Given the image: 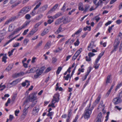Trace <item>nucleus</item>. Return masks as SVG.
Returning a JSON list of instances; mask_svg holds the SVG:
<instances>
[{"label":"nucleus","instance_id":"19","mask_svg":"<svg viewBox=\"0 0 122 122\" xmlns=\"http://www.w3.org/2000/svg\"><path fill=\"white\" fill-rule=\"evenodd\" d=\"M42 41H39V43L38 44L36 45L35 46L34 48L36 49L38 48L40 46H41L42 44Z\"/></svg>","mask_w":122,"mask_h":122},{"label":"nucleus","instance_id":"5","mask_svg":"<svg viewBox=\"0 0 122 122\" xmlns=\"http://www.w3.org/2000/svg\"><path fill=\"white\" fill-rule=\"evenodd\" d=\"M25 14L22 9L19 12L18 15L14 17V18L15 19L16 18H18L20 17L23 16Z\"/></svg>","mask_w":122,"mask_h":122},{"label":"nucleus","instance_id":"59","mask_svg":"<svg viewBox=\"0 0 122 122\" xmlns=\"http://www.w3.org/2000/svg\"><path fill=\"white\" fill-rule=\"evenodd\" d=\"M70 74H68L66 76H64V78H65V80H68V79L70 77Z\"/></svg>","mask_w":122,"mask_h":122},{"label":"nucleus","instance_id":"31","mask_svg":"<svg viewBox=\"0 0 122 122\" xmlns=\"http://www.w3.org/2000/svg\"><path fill=\"white\" fill-rule=\"evenodd\" d=\"M15 19L14 18V17L9 19L8 20L6 21L5 22V24L6 25L8 24L10 22H11L12 20H14Z\"/></svg>","mask_w":122,"mask_h":122},{"label":"nucleus","instance_id":"60","mask_svg":"<svg viewBox=\"0 0 122 122\" xmlns=\"http://www.w3.org/2000/svg\"><path fill=\"white\" fill-rule=\"evenodd\" d=\"M29 101H29V97H28V98H26V100L24 101L23 102V104L24 105L25 104V103H27Z\"/></svg>","mask_w":122,"mask_h":122},{"label":"nucleus","instance_id":"35","mask_svg":"<svg viewBox=\"0 0 122 122\" xmlns=\"http://www.w3.org/2000/svg\"><path fill=\"white\" fill-rule=\"evenodd\" d=\"M104 52L101 53L98 56L96 60L99 61L100 58L103 55Z\"/></svg>","mask_w":122,"mask_h":122},{"label":"nucleus","instance_id":"55","mask_svg":"<svg viewBox=\"0 0 122 122\" xmlns=\"http://www.w3.org/2000/svg\"><path fill=\"white\" fill-rule=\"evenodd\" d=\"M30 21L26 22L23 25L24 28H25L29 24V23Z\"/></svg>","mask_w":122,"mask_h":122},{"label":"nucleus","instance_id":"6","mask_svg":"<svg viewBox=\"0 0 122 122\" xmlns=\"http://www.w3.org/2000/svg\"><path fill=\"white\" fill-rule=\"evenodd\" d=\"M96 46L95 45H94V42L93 41H92L90 43V45L88 46V51H90L94 47Z\"/></svg>","mask_w":122,"mask_h":122},{"label":"nucleus","instance_id":"14","mask_svg":"<svg viewBox=\"0 0 122 122\" xmlns=\"http://www.w3.org/2000/svg\"><path fill=\"white\" fill-rule=\"evenodd\" d=\"M30 7L29 6L25 7L22 9L23 11L25 14L27 12L30 11Z\"/></svg>","mask_w":122,"mask_h":122},{"label":"nucleus","instance_id":"18","mask_svg":"<svg viewBox=\"0 0 122 122\" xmlns=\"http://www.w3.org/2000/svg\"><path fill=\"white\" fill-rule=\"evenodd\" d=\"M99 61L97 60H96L94 64V68L95 69H97L99 67V64H97V63H98Z\"/></svg>","mask_w":122,"mask_h":122},{"label":"nucleus","instance_id":"2","mask_svg":"<svg viewBox=\"0 0 122 122\" xmlns=\"http://www.w3.org/2000/svg\"><path fill=\"white\" fill-rule=\"evenodd\" d=\"M29 101L30 102H33L37 99L36 94L34 93L30 94L28 97Z\"/></svg>","mask_w":122,"mask_h":122},{"label":"nucleus","instance_id":"57","mask_svg":"<svg viewBox=\"0 0 122 122\" xmlns=\"http://www.w3.org/2000/svg\"><path fill=\"white\" fill-rule=\"evenodd\" d=\"M37 101H36L35 102H33L30 105L31 107H34L35 105L37 103Z\"/></svg>","mask_w":122,"mask_h":122},{"label":"nucleus","instance_id":"54","mask_svg":"<svg viewBox=\"0 0 122 122\" xmlns=\"http://www.w3.org/2000/svg\"><path fill=\"white\" fill-rule=\"evenodd\" d=\"M94 19H95L97 22H98L100 19V18L98 17V16H96L94 17L93 18Z\"/></svg>","mask_w":122,"mask_h":122},{"label":"nucleus","instance_id":"7","mask_svg":"<svg viewBox=\"0 0 122 122\" xmlns=\"http://www.w3.org/2000/svg\"><path fill=\"white\" fill-rule=\"evenodd\" d=\"M59 93L55 94L53 96L52 100L56 102H58L59 100Z\"/></svg>","mask_w":122,"mask_h":122},{"label":"nucleus","instance_id":"42","mask_svg":"<svg viewBox=\"0 0 122 122\" xmlns=\"http://www.w3.org/2000/svg\"><path fill=\"white\" fill-rule=\"evenodd\" d=\"M17 33V32H16V31L15 30L13 32L11 33L10 35L9 36V38L12 37L14 35L16 34Z\"/></svg>","mask_w":122,"mask_h":122},{"label":"nucleus","instance_id":"44","mask_svg":"<svg viewBox=\"0 0 122 122\" xmlns=\"http://www.w3.org/2000/svg\"><path fill=\"white\" fill-rule=\"evenodd\" d=\"M14 38H12L11 39L9 40L7 42L5 43L4 45L3 46L4 47L6 45L8 44L12 40L14 39Z\"/></svg>","mask_w":122,"mask_h":122},{"label":"nucleus","instance_id":"52","mask_svg":"<svg viewBox=\"0 0 122 122\" xmlns=\"http://www.w3.org/2000/svg\"><path fill=\"white\" fill-rule=\"evenodd\" d=\"M100 3H101L102 2V0H99V1L98 2V3H96V4H95V5H96L97 6L96 8H97L98 7V6H99V5L100 4Z\"/></svg>","mask_w":122,"mask_h":122},{"label":"nucleus","instance_id":"37","mask_svg":"<svg viewBox=\"0 0 122 122\" xmlns=\"http://www.w3.org/2000/svg\"><path fill=\"white\" fill-rule=\"evenodd\" d=\"M25 28L23 25H22L21 26L19 27L17 29L15 30L17 32H18L20 30H21L23 29L24 28Z\"/></svg>","mask_w":122,"mask_h":122},{"label":"nucleus","instance_id":"22","mask_svg":"<svg viewBox=\"0 0 122 122\" xmlns=\"http://www.w3.org/2000/svg\"><path fill=\"white\" fill-rule=\"evenodd\" d=\"M62 19V18L59 19L57 20L55 22V25H57L61 22V20Z\"/></svg>","mask_w":122,"mask_h":122},{"label":"nucleus","instance_id":"38","mask_svg":"<svg viewBox=\"0 0 122 122\" xmlns=\"http://www.w3.org/2000/svg\"><path fill=\"white\" fill-rule=\"evenodd\" d=\"M111 76V75H108L107 76V79L106 81V83H110V77Z\"/></svg>","mask_w":122,"mask_h":122},{"label":"nucleus","instance_id":"12","mask_svg":"<svg viewBox=\"0 0 122 122\" xmlns=\"http://www.w3.org/2000/svg\"><path fill=\"white\" fill-rule=\"evenodd\" d=\"M48 7V5H43L42 7L40 8L39 9V11L41 12H43L44 11L46 10Z\"/></svg>","mask_w":122,"mask_h":122},{"label":"nucleus","instance_id":"8","mask_svg":"<svg viewBox=\"0 0 122 122\" xmlns=\"http://www.w3.org/2000/svg\"><path fill=\"white\" fill-rule=\"evenodd\" d=\"M121 100V98L120 97H117L114 98L112 102L115 105H116L120 102Z\"/></svg>","mask_w":122,"mask_h":122},{"label":"nucleus","instance_id":"43","mask_svg":"<svg viewBox=\"0 0 122 122\" xmlns=\"http://www.w3.org/2000/svg\"><path fill=\"white\" fill-rule=\"evenodd\" d=\"M35 33L32 30H31L30 33L27 35L28 37H30L32 36Z\"/></svg>","mask_w":122,"mask_h":122},{"label":"nucleus","instance_id":"51","mask_svg":"<svg viewBox=\"0 0 122 122\" xmlns=\"http://www.w3.org/2000/svg\"><path fill=\"white\" fill-rule=\"evenodd\" d=\"M30 72L31 73H34L36 71V68L35 67H33L31 69H30Z\"/></svg>","mask_w":122,"mask_h":122},{"label":"nucleus","instance_id":"15","mask_svg":"<svg viewBox=\"0 0 122 122\" xmlns=\"http://www.w3.org/2000/svg\"><path fill=\"white\" fill-rule=\"evenodd\" d=\"M101 97V95H99L98 97L97 98L96 100L95 101V102L94 103V104L95 105L99 103V102L100 99Z\"/></svg>","mask_w":122,"mask_h":122},{"label":"nucleus","instance_id":"20","mask_svg":"<svg viewBox=\"0 0 122 122\" xmlns=\"http://www.w3.org/2000/svg\"><path fill=\"white\" fill-rule=\"evenodd\" d=\"M103 102L102 101H101L98 107V109L99 108H101L102 110H104V109L105 106L104 105H103Z\"/></svg>","mask_w":122,"mask_h":122},{"label":"nucleus","instance_id":"46","mask_svg":"<svg viewBox=\"0 0 122 122\" xmlns=\"http://www.w3.org/2000/svg\"><path fill=\"white\" fill-rule=\"evenodd\" d=\"M41 4V2H40L37 5L36 7L34 8V10H36L38 8L40 5Z\"/></svg>","mask_w":122,"mask_h":122},{"label":"nucleus","instance_id":"24","mask_svg":"<svg viewBox=\"0 0 122 122\" xmlns=\"http://www.w3.org/2000/svg\"><path fill=\"white\" fill-rule=\"evenodd\" d=\"M62 28L61 25L58 28V29L55 32V34H58L60 32H61L62 31Z\"/></svg>","mask_w":122,"mask_h":122},{"label":"nucleus","instance_id":"64","mask_svg":"<svg viewBox=\"0 0 122 122\" xmlns=\"http://www.w3.org/2000/svg\"><path fill=\"white\" fill-rule=\"evenodd\" d=\"M78 115H76V116L75 119L73 120L72 122H76L77 120L78 119Z\"/></svg>","mask_w":122,"mask_h":122},{"label":"nucleus","instance_id":"27","mask_svg":"<svg viewBox=\"0 0 122 122\" xmlns=\"http://www.w3.org/2000/svg\"><path fill=\"white\" fill-rule=\"evenodd\" d=\"M6 54H5V55H4L2 58V61L4 62V63H5L6 62V59L7 58V57L6 56Z\"/></svg>","mask_w":122,"mask_h":122},{"label":"nucleus","instance_id":"63","mask_svg":"<svg viewBox=\"0 0 122 122\" xmlns=\"http://www.w3.org/2000/svg\"><path fill=\"white\" fill-rule=\"evenodd\" d=\"M119 51L120 52H122V42L121 43L119 47Z\"/></svg>","mask_w":122,"mask_h":122},{"label":"nucleus","instance_id":"49","mask_svg":"<svg viewBox=\"0 0 122 122\" xmlns=\"http://www.w3.org/2000/svg\"><path fill=\"white\" fill-rule=\"evenodd\" d=\"M79 43L80 42L79 41V39H77L76 41L74 43V45L75 46H77L78 45Z\"/></svg>","mask_w":122,"mask_h":122},{"label":"nucleus","instance_id":"34","mask_svg":"<svg viewBox=\"0 0 122 122\" xmlns=\"http://www.w3.org/2000/svg\"><path fill=\"white\" fill-rule=\"evenodd\" d=\"M14 29L13 26V25L10 24L9 25V28L8 31L10 32L12 31Z\"/></svg>","mask_w":122,"mask_h":122},{"label":"nucleus","instance_id":"1","mask_svg":"<svg viewBox=\"0 0 122 122\" xmlns=\"http://www.w3.org/2000/svg\"><path fill=\"white\" fill-rule=\"evenodd\" d=\"M91 104H90L85 109L83 114L82 115L81 117H84L85 119H88L90 117V116L91 114L92 111L94 108L93 107H90Z\"/></svg>","mask_w":122,"mask_h":122},{"label":"nucleus","instance_id":"28","mask_svg":"<svg viewBox=\"0 0 122 122\" xmlns=\"http://www.w3.org/2000/svg\"><path fill=\"white\" fill-rule=\"evenodd\" d=\"M102 114L101 112L100 113L98 114L97 116V118L98 119L97 120H99L100 121V122H101V119L102 117Z\"/></svg>","mask_w":122,"mask_h":122},{"label":"nucleus","instance_id":"17","mask_svg":"<svg viewBox=\"0 0 122 122\" xmlns=\"http://www.w3.org/2000/svg\"><path fill=\"white\" fill-rule=\"evenodd\" d=\"M51 45V42L50 41H48L46 44L45 46L46 49H48L49 48Z\"/></svg>","mask_w":122,"mask_h":122},{"label":"nucleus","instance_id":"9","mask_svg":"<svg viewBox=\"0 0 122 122\" xmlns=\"http://www.w3.org/2000/svg\"><path fill=\"white\" fill-rule=\"evenodd\" d=\"M36 73L34 75V77L35 78H37L41 75L42 73V71H40L39 70H37L36 71Z\"/></svg>","mask_w":122,"mask_h":122},{"label":"nucleus","instance_id":"4","mask_svg":"<svg viewBox=\"0 0 122 122\" xmlns=\"http://www.w3.org/2000/svg\"><path fill=\"white\" fill-rule=\"evenodd\" d=\"M36 106L33 109L32 111V114L34 115H37L38 114L39 111V110L38 108Z\"/></svg>","mask_w":122,"mask_h":122},{"label":"nucleus","instance_id":"39","mask_svg":"<svg viewBox=\"0 0 122 122\" xmlns=\"http://www.w3.org/2000/svg\"><path fill=\"white\" fill-rule=\"evenodd\" d=\"M17 96V93H15L13 94V96L12 97V101L14 102L15 99L16 98Z\"/></svg>","mask_w":122,"mask_h":122},{"label":"nucleus","instance_id":"11","mask_svg":"<svg viewBox=\"0 0 122 122\" xmlns=\"http://www.w3.org/2000/svg\"><path fill=\"white\" fill-rule=\"evenodd\" d=\"M120 43V41L118 39H116L114 41L113 46L118 48V46Z\"/></svg>","mask_w":122,"mask_h":122},{"label":"nucleus","instance_id":"47","mask_svg":"<svg viewBox=\"0 0 122 122\" xmlns=\"http://www.w3.org/2000/svg\"><path fill=\"white\" fill-rule=\"evenodd\" d=\"M29 41V40L27 39H25L24 40V43L25 45H26Z\"/></svg>","mask_w":122,"mask_h":122},{"label":"nucleus","instance_id":"10","mask_svg":"<svg viewBox=\"0 0 122 122\" xmlns=\"http://www.w3.org/2000/svg\"><path fill=\"white\" fill-rule=\"evenodd\" d=\"M72 20L71 19L68 17L64 18V20L63 21V23L64 24H66Z\"/></svg>","mask_w":122,"mask_h":122},{"label":"nucleus","instance_id":"21","mask_svg":"<svg viewBox=\"0 0 122 122\" xmlns=\"http://www.w3.org/2000/svg\"><path fill=\"white\" fill-rule=\"evenodd\" d=\"M89 69L88 70H87V72L86 74V75L85 76V78L83 80V81H84L87 78V76L88 75L89 73L91 71V67H89Z\"/></svg>","mask_w":122,"mask_h":122},{"label":"nucleus","instance_id":"25","mask_svg":"<svg viewBox=\"0 0 122 122\" xmlns=\"http://www.w3.org/2000/svg\"><path fill=\"white\" fill-rule=\"evenodd\" d=\"M61 15L62 13H61L58 12L53 16L54 19L57 18Z\"/></svg>","mask_w":122,"mask_h":122},{"label":"nucleus","instance_id":"3","mask_svg":"<svg viewBox=\"0 0 122 122\" xmlns=\"http://www.w3.org/2000/svg\"><path fill=\"white\" fill-rule=\"evenodd\" d=\"M19 80L17 79L13 81L12 82L9 83L8 84V87H10L17 84L19 82Z\"/></svg>","mask_w":122,"mask_h":122},{"label":"nucleus","instance_id":"32","mask_svg":"<svg viewBox=\"0 0 122 122\" xmlns=\"http://www.w3.org/2000/svg\"><path fill=\"white\" fill-rule=\"evenodd\" d=\"M13 67V65H12L10 64L7 67L6 70L7 71H9Z\"/></svg>","mask_w":122,"mask_h":122},{"label":"nucleus","instance_id":"53","mask_svg":"<svg viewBox=\"0 0 122 122\" xmlns=\"http://www.w3.org/2000/svg\"><path fill=\"white\" fill-rule=\"evenodd\" d=\"M82 51V49L81 48L77 50L76 52V53L79 55L81 53V52Z\"/></svg>","mask_w":122,"mask_h":122},{"label":"nucleus","instance_id":"58","mask_svg":"<svg viewBox=\"0 0 122 122\" xmlns=\"http://www.w3.org/2000/svg\"><path fill=\"white\" fill-rule=\"evenodd\" d=\"M36 10H34V9L30 13V14L32 15V16L34 15L36 13V11H35Z\"/></svg>","mask_w":122,"mask_h":122},{"label":"nucleus","instance_id":"36","mask_svg":"<svg viewBox=\"0 0 122 122\" xmlns=\"http://www.w3.org/2000/svg\"><path fill=\"white\" fill-rule=\"evenodd\" d=\"M122 86V81L120 83H119L117 85L116 88V91L117 89L119 88L120 87Z\"/></svg>","mask_w":122,"mask_h":122},{"label":"nucleus","instance_id":"40","mask_svg":"<svg viewBox=\"0 0 122 122\" xmlns=\"http://www.w3.org/2000/svg\"><path fill=\"white\" fill-rule=\"evenodd\" d=\"M62 69V68L61 66L59 67L56 71V74H58Z\"/></svg>","mask_w":122,"mask_h":122},{"label":"nucleus","instance_id":"61","mask_svg":"<svg viewBox=\"0 0 122 122\" xmlns=\"http://www.w3.org/2000/svg\"><path fill=\"white\" fill-rule=\"evenodd\" d=\"M51 70V67H48L46 69V70L45 71V73H47L49 71H50Z\"/></svg>","mask_w":122,"mask_h":122},{"label":"nucleus","instance_id":"41","mask_svg":"<svg viewBox=\"0 0 122 122\" xmlns=\"http://www.w3.org/2000/svg\"><path fill=\"white\" fill-rule=\"evenodd\" d=\"M90 6L88 5H87L85 6V7L84 9V11L85 12H86L90 8Z\"/></svg>","mask_w":122,"mask_h":122},{"label":"nucleus","instance_id":"13","mask_svg":"<svg viewBox=\"0 0 122 122\" xmlns=\"http://www.w3.org/2000/svg\"><path fill=\"white\" fill-rule=\"evenodd\" d=\"M71 110H70L68 111V116L66 120V122H70V118L71 116Z\"/></svg>","mask_w":122,"mask_h":122},{"label":"nucleus","instance_id":"50","mask_svg":"<svg viewBox=\"0 0 122 122\" xmlns=\"http://www.w3.org/2000/svg\"><path fill=\"white\" fill-rule=\"evenodd\" d=\"M41 23L40 22L36 23L34 26V27L38 29L37 27L41 24Z\"/></svg>","mask_w":122,"mask_h":122},{"label":"nucleus","instance_id":"26","mask_svg":"<svg viewBox=\"0 0 122 122\" xmlns=\"http://www.w3.org/2000/svg\"><path fill=\"white\" fill-rule=\"evenodd\" d=\"M28 107L27 108H25L23 110V115H24L25 116L26 115L28 112V109L29 108Z\"/></svg>","mask_w":122,"mask_h":122},{"label":"nucleus","instance_id":"16","mask_svg":"<svg viewBox=\"0 0 122 122\" xmlns=\"http://www.w3.org/2000/svg\"><path fill=\"white\" fill-rule=\"evenodd\" d=\"M58 6V4H56L49 11V13H50L55 11V10L57 7Z\"/></svg>","mask_w":122,"mask_h":122},{"label":"nucleus","instance_id":"62","mask_svg":"<svg viewBox=\"0 0 122 122\" xmlns=\"http://www.w3.org/2000/svg\"><path fill=\"white\" fill-rule=\"evenodd\" d=\"M25 17L27 19H29L30 18V15L29 14H27L25 15Z\"/></svg>","mask_w":122,"mask_h":122},{"label":"nucleus","instance_id":"23","mask_svg":"<svg viewBox=\"0 0 122 122\" xmlns=\"http://www.w3.org/2000/svg\"><path fill=\"white\" fill-rule=\"evenodd\" d=\"M24 73L23 72H21L20 73H17L15 74V75L17 77L20 76H23Z\"/></svg>","mask_w":122,"mask_h":122},{"label":"nucleus","instance_id":"33","mask_svg":"<svg viewBox=\"0 0 122 122\" xmlns=\"http://www.w3.org/2000/svg\"><path fill=\"white\" fill-rule=\"evenodd\" d=\"M118 48L113 46V48L112 49V51L111 52V54H112L114 52H115L117 51Z\"/></svg>","mask_w":122,"mask_h":122},{"label":"nucleus","instance_id":"30","mask_svg":"<svg viewBox=\"0 0 122 122\" xmlns=\"http://www.w3.org/2000/svg\"><path fill=\"white\" fill-rule=\"evenodd\" d=\"M56 102L52 100L51 104H50L48 105V107H52L54 108L55 107V106H54Z\"/></svg>","mask_w":122,"mask_h":122},{"label":"nucleus","instance_id":"29","mask_svg":"<svg viewBox=\"0 0 122 122\" xmlns=\"http://www.w3.org/2000/svg\"><path fill=\"white\" fill-rule=\"evenodd\" d=\"M82 4L81 3H79V9L81 11H83L84 10V9L82 6Z\"/></svg>","mask_w":122,"mask_h":122},{"label":"nucleus","instance_id":"45","mask_svg":"<svg viewBox=\"0 0 122 122\" xmlns=\"http://www.w3.org/2000/svg\"><path fill=\"white\" fill-rule=\"evenodd\" d=\"M82 30V28H80L75 33V34L76 35H78Z\"/></svg>","mask_w":122,"mask_h":122},{"label":"nucleus","instance_id":"56","mask_svg":"<svg viewBox=\"0 0 122 122\" xmlns=\"http://www.w3.org/2000/svg\"><path fill=\"white\" fill-rule=\"evenodd\" d=\"M88 55L89 57H91L94 56L95 55V54L92 52H89L88 53Z\"/></svg>","mask_w":122,"mask_h":122},{"label":"nucleus","instance_id":"48","mask_svg":"<svg viewBox=\"0 0 122 122\" xmlns=\"http://www.w3.org/2000/svg\"><path fill=\"white\" fill-rule=\"evenodd\" d=\"M114 26V25H112L111 26H109V28L108 29V30L109 33L111 32V30H112V28Z\"/></svg>","mask_w":122,"mask_h":122}]
</instances>
